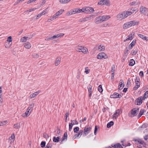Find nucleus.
<instances>
[{
	"instance_id": "5fc2aeb1",
	"label": "nucleus",
	"mask_w": 148,
	"mask_h": 148,
	"mask_svg": "<svg viewBox=\"0 0 148 148\" xmlns=\"http://www.w3.org/2000/svg\"><path fill=\"white\" fill-rule=\"evenodd\" d=\"M145 111L144 110H141L139 114V117H140L143 114L144 111Z\"/></svg>"
},
{
	"instance_id": "a211bd4d",
	"label": "nucleus",
	"mask_w": 148,
	"mask_h": 148,
	"mask_svg": "<svg viewBox=\"0 0 148 148\" xmlns=\"http://www.w3.org/2000/svg\"><path fill=\"white\" fill-rule=\"evenodd\" d=\"M95 16L94 15H91L85 17L84 18L83 21H86L91 19V18H93L94 17H95Z\"/></svg>"
},
{
	"instance_id": "4c0bfd02",
	"label": "nucleus",
	"mask_w": 148,
	"mask_h": 148,
	"mask_svg": "<svg viewBox=\"0 0 148 148\" xmlns=\"http://www.w3.org/2000/svg\"><path fill=\"white\" fill-rule=\"evenodd\" d=\"M135 63L134 60L133 59L130 60L129 63V65L130 66H133L134 65Z\"/></svg>"
},
{
	"instance_id": "b1692460",
	"label": "nucleus",
	"mask_w": 148,
	"mask_h": 148,
	"mask_svg": "<svg viewBox=\"0 0 148 148\" xmlns=\"http://www.w3.org/2000/svg\"><path fill=\"white\" fill-rule=\"evenodd\" d=\"M15 135L14 134H12L11 136L9 138V141H10V143H13L15 139Z\"/></svg>"
},
{
	"instance_id": "2eb2a0df",
	"label": "nucleus",
	"mask_w": 148,
	"mask_h": 148,
	"mask_svg": "<svg viewBox=\"0 0 148 148\" xmlns=\"http://www.w3.org/2000/svg\"><path fill=\"white\" fill-rule=\"evenodd\" d=\"M110 97L111 98H120L121 97V95L115 92L111 95Z\"/></svg>"
},
{
	"instance_id": "9b49d317",
	"label": "nucleus",
	"mask_w": 148,
	"mask_h": 148,
	"mask_svg": "<svg viewBox=\"0 0 148 148\" xmlns=\"http://www.w3.org/2000/svg\"><path fill=\"white\" fill-rule=\"evenodd\" d=\"M83 131L82 130H80L78 134H75L73 137V139H75L78 137H80L82 135Z\"/></svg>"
},
{
	"instance_id": "9d476101",
	"label": "nucleus",
	"mask_w": 148,
	"mask_h": 148,
	"mask_svg": "<svg viewBox=\"0 0 148 148\" xmlns=\"http://www.w3.org/2000/svg\"><path fill=\"white\" fill-rule=\"evenodd\" d=\"M143 97H140L138 98L135 101V102L137 105H140L142 103L143 100Z\"/></svg>"
},
{
	"instance_id": "bf43d9fd",
	"label": "nucleus",
	"mask_w": 148,
	"mask_h": 148,
	"mask_svg": "<svg viewBox=\"0 0 148 148\" xmlns=\"http://www.w3.org/2000/svg\"><path fill=\"white\" fill-rule=\"evenodd\" d=\"M46 3V1L45 0H43L40 1V6L41 7L42 6L44 5Z\"/></svg>"
},
{
	"instance_id": "c9c22d12",
	"label": "nucleus",
	"mask_w": 148,
	"mask_h": 148,
	"mask_svg": "<svg viewBox=\"0 0 148 148\" xmlns=\"http://www.w3.org/2000/svg\"><path fill=\"white\" fill-rule=\"evenodd\" d=\"M32 111V110H30V109L28 108L25 113L29 116L31 113Z\"/></svg>"
},
{
	"instance_id": "20e7f679",
	"label": "nucleus",
	"mask_w": 148,
	"mask_h": 148,
	"mask_svg": "<svg viewBox=\"0 0 148 148\" xmlns=\"http://www.w3.org/2000/svg\"><path fill=\"white\" fill-rule=\"evenodd\" d=\"M7 41L8 42V44L6 45L5 47L7 48H10L12 45V38L11 36H9L7 39Z\"/></svg>"
},
{
	"instance_id": "4d7b16f0",
	"label": "nucleus",
	"mask_w": 148,
	"mask_h": 148,
	"mask_svg": "<svg viewBox=\"0 0 148 148\" xmlns=\"http://www.w3.org/2000/svg\"><path fill=\"white\" fill-rule=\"evenodd\" d=\"M52 17V19H53V20L55 19L56 18H57L59 16L57 15L56 13L54 14L53 16H51Z\"/></svg>"
},
{
	"instance_id": "e433bc0d",
	"label": "nucleus",
	"mask_w": 148,
	"mask_h": 148,
	"mask_svg": "<svg viewBox=\"0 0 148 148\" xmlns=\"http://www.w3.org/2000/svg\"><path fill=\"white\" fill-rule=\"evenodd\" d=\"M138 51L136 49H133L132 50L131 54L132 55H135L136 53H137Z\"/></svg>"
},
{
	"instance_id": "a878e982",
	"label": "nucleus",
	"mask_w": 148,
	"mask_h": 148,
	"mask_svg": "<svg viewBox=\"0 0 148 148\" xmlns=\"http://www.w3.org/2000/svg\"><path fill=\"white\" fill-rule=\"evenodd\" d=\"M112 146L114 148H123V147L119 143H118L114 145H112Z\"/></svg>"
},
{
	"instance_id": "f03ea898",
	"label": "nucleus",
	"mask_w": 148,
	"mask_h": 148,
	"mask_svg": "<svg viewBox=\"0 0 148 148\" xmlns=\"http://www.w3.org/2000/svg\"><path fill=\"white\" fill-rule=\"evenodd\" d=\"M94 11L93 8L91 7H86L82 8V12L86 13H92Z\"/></svg>"
},
{
	"instance_id": "7ed1b4c3",
	"label": "nucleus",
	"mask_w": 148,
	"mask_h": 148,
	"mask_svg": "<svg viewBox=\"0 0 148 148\" xmlns=\"http://www.w3.org/2000/svg\"><path fill=\"white\" fill-rule=\"evenodd\" d=\"M139 110L138 108H135L133 109L131 113L129 114V116L130 117H133L135 116L138 113Z\"/></svg>"
},
{
	"instance_id": "4468645a",
	"label": "nucleus",
	"mask_w": 148,
	"mask_h": 148,
	"mask_svg": "<svg viewBox=\"0 0 148 148\" xmlns=\"http://www.w3.org/2000/svg\"><path fill=\"white\" fill-rule=\"evenodd\" d=\"M61 60V58L60 57H58L56 58L55 62V66H57L59 65L60 63Z\"/></svg>"
},
{
	"instance_id": "473e14b6",
	"label": "nucleus",
	"mask_w": 148,
	"mask_h": 148,
	"mask_svg": "<svg viewBox=\"0 0 148 148\" xmlns=\"http://www.w3.org/2000/svg\"><path fill=\"white\" fill-rule=\"evenodd\" d=\"M28 39H29V38L28 37H23L21 39V42H25Z\"/></svg>"
},
{
	"instance_id": "774afa93",
	"label": "nucleus",
	"mask_w": 148,
	"mask_h": 148,
	"mask_svg": "<svg viewBox=\"0 0 148 148\" xmlns=\"http://www.w3.org/2000/svg\"><path fill=\"white\" fill-rule=\"evenodd\" d=\"M52 145L50 144H47V146H46L45 148H51L52 147Z\"/></svg>"
},
{
	"instance_id": "6e6d98bb",
	"label": "nucleus",
	"mask_w": 148,
	"mask_h": 148,
	"mask_svg": "<svg viewBox=\"0 0 148 148\" xmlns=\"http://www.w3.org/2000/svg\"><path fill=\"white\" fill-rule=\"evenodd\" d=\"M92 86L91 85H90L88 88V91L89 93H92Z\"/></svg>"
},
{
	"instance_id": "aec40b11",
	"label": "nucleus",
	"mask_w": 148,
	"mask_h": 148,
	"mask_svg": "<svg viewBox=\"0 0 148 148\" xmlns=\"http://www.w3.org/2000/svg\"><path fill=\"white\" fill-rule=\"evenodd\" d=\"M140 11L141 13L144 14L145 12L147 11V9L145 7L142 6L140 8Z\"/></svg>"
},
{
	"instance_id": "ddd939ff",
	"label": "nucleus",
	"mask_w": 148,
	"mask_h": 148,
	"mask_svg": "<svg viewBox=\"0 0 148 148\" xmlns=\"http://www.w3.org/2000/svg\"><path fill=\"white\" fill-rule=\"evenodd\" d=\"M95 22L96 24H99L102 22L101 16H99L95 18Z\"/></svg>"
},
{
	"instance_id": "37998d69",
	"label": "nucleus",
	"mask_w": 148,
	"mask_h": 148,
	"mask_svg": "<svg viewBox=\"0 0 148 148\" xmlns=\"http://www.w3.org/2000/svg\"><path fill=\"white\" fill-rule=\"evenodd\" d=\"M138 2L136 1H133L132 2H131L130 3V6H133V5H138Z\"/></svg>"
},
{
	"instance_id": "09e8293b",
	"label": "nucleus",
	"mask_w": 148,
	"mask_h": 148,
	"mask_svg": "<svg viewBox=\"0 0 148 148\" xmlns=\"http://www.w3.org/2000/svg\"><path fill=\"white\" fill-rule=\"evenodd\" d=\"M98 90L100 92H101L103 91V89L101 85H99L98 88Z\"/></svg>"
},
{
	"instance_id": "bb28decb",
	"label": "nucleus",
	"mask_w": 148,
	"mask_h": 148,
	"mask_svg": "<svg viewBox=\"0 0 148 148\" xmlns=\"http://www.w3.org/2000/svg\"><path fill=\"white\" fill-rule=\"evenodd\" d=\"M98 48L99 51H103L105 49V47L104 46L100 45L98 47Z\"/></svg>"
},
{
	"instance_id": "e2e57ef3",
	"label": "nucleus",
	"mask_w": 148,
	"mask_h": 148,
	"mask_svg": "<svg viewBox=\"0 0 148 148\" xmlns=\"http://www.w3.org/2000/svg\"><path fill=\"white\" fill-rule=\"evenodd\" d=\"M14 127L16 129H18L20 127V125H18V123H16L14 125Z\"/></svg>"
},
{
	"instance_id": "49530a36",
	"label": "nucleus",
	"mask_w": 148,
	"mask_h": 148,
	"mask_svg": "<svg viewBox=\"0 0 148 148\" xmlns=\"http://www.w3.org/2000/svg\"><path fill=\"white\" fill-rule=\"evenodd\" d=\"M75 12V13H79L82 12V9H80L79 8L75 9V10H74Z\"/></svg>"
},
{
	"instance_id": "c85d7f7f",
	"label": "nucleus",
	"mask_w": 148,
	"mask_h": 148,
	"mask_svg": "<svg viewBox=\"0 0 148 148\" xmlns=\"http://www.w3.org/2000/svg\"><path fill=\"white\" fill-rule=\"evenodd\" d=\"M24 47L27 49H29L31 47V45L29 42H27L24 44Z\"/></svg>"
},
{
	"instance_id": "a19ab883",
	"label": "nucleus",
	"mask_w": 148,
	"mask_h": 148,
	"mask_svg": "<svg viewBox=\"0 0 148 148\" xmlns=\"http://www.w3.org/2000/svg\"><path fill=\"white\" fill-rule=\"evenodd\" d=\"M148 97V90L144 94L143 97V99H145Z\"/></svg>"
},
{
	"instance_id": "de8ad7c7",
	"label": "nucleus",
	"mask_w": 148,
	"mask_h": 148,
	"mask_svg": "<svg viewBox=\"0 0 148 148\" xmlns=\"http://www.w3.org/2000/svg\"><path fill=\"white\" fill-rule=\"evenodd\" d=\"M33 58H38L39 57V55L36 53H34L32 55Z\"/></svg>"
},
{
	"instance_id": "864d4df0",
	"label": "nucleus",
	"mask_w": 148,
	"mask_h": 148,
	"mask_svg": "<svg viewBox=\"0 0 148 148\" xmlns=\"http://www.w3.org/2000/svg\"><path fill=\"white\" fill-rule=\"evenodd\" d=\"M90 71V69H88V67H86L85 68V71L84 72L86 74H88Z\"/></svg>"
},
{
	"instance_id": "423d86ee",
	"label": "nucleus",
	"mask_w": 148,
	"mask_h": 148,
	"mask_svg": "<svg viewBox=\"0 0 148 148\" xmlns=\"http://www.w3.org/2000/svg\"><path fill=\"white\" fill-rule=\"evenodd\" d=\"M121 112L120 109H118L116 110L114 114L112 116V118L114 119H116L118 116H119L121 113Z\"/></svg>"
},
{
	"instance_id": "cd10ccee",
	"label": "nucleus",
	"mask_w": 148,
	"mask_h": 148,
	"mask_svg": "<svg viewBox=\"0 0 148 148\" xmlns=\"http://www.w3.org/2000/svg\"><path fill=\"white\" fill-rule=\"evenodd\" d=\"M83 46L78 45L75 47V49L76 51L78 52L79 51H81Z\"/></svg>"
},
{
	"instance_id": "0e129e2a",
	"label": "nucleus",
	"mask_w": 148,
	"mask_h": 148,
	"mask_svg": "<svg viewBox=\"0 0 148 148\" xmlns=\"http://www.w3.org/2000/svg\"><path fill=\"white\" fill-rule=\"evenodd\" d=\"M46 143L45 142L42 141L40 144V145L42 147H43L45 145Z\"/></svg>"
},
{
	"instance_id": "f8f14e48",
	"label": "nucleus",
	"mask_w": 148,
	"mask_h": 148,
	"mask_svg": "<svg viewBox=\"0 0 148 148\" xmlns=\"http://www.w3.org/2000/svg\"><path fill=\"white\" fill-rule=\"evenodd\" d=\"M131 27L130 22L126 23L123 25V28L126 29Z\"/></svg>"
},
{
	"instance_id": "c756f323",
	"label": "nucleus",
	"mask_w": 148,
	"mask_h": 148,
	"mask_svg": "<svg viewBox=\"0 0 148 148\" xmlns=\"http://www.w3.org/2000/svg\"><path fill=\"white\" fill-rule=\"evenodd\" d=\"M74 10H75V9L71 10L70 11L66 13V15H67L69 16L72 14H75V12Z\"/></svg>"
},
{
	"instance_id": "8fccbe9b",
	"label": "nucleus",
	"mask_w": 148,
	"mask_h": 148,
	"mask_svg": "<svg viewBox=\"0 0 148 148\" xmlns=\"http://www.w3.org/2000/svg\"><path fill=\"white\" fill-rule=\"evenodd\" d=\"M71 123H72L73 125H77L78 124V123L76 120H71Z\"/></svg>"
},
{
	"instance_id": "f3484780",
	"label": "nucleus",
	"mask_w": 148,
	"mask_h": 148,
	"mask_svg": "<svg viewBox=\"0 0 148 148\" xmlns=\"http://www.w3.org/2000/svg\"><path fill=\"white\" fill-rule=\"evenodd\" d=\"M124 82L122 80H120L119 83V89L120 90L122 89V88L124 86Z\"/></svg>"
},
{
	"instance_id": "69168bd1",
	"label": "nucleus",
	"mask_w": 148,
	"mask_h": 148,
	"mask_svg": "<svg viewBox=\"0 0 148 148\" xmlns=\"http://www.w3.org/2000/svg\"><path fill=\"white\" fill-rule=\"evenodd\" d=\"M57 134L58 136L59 137L60 136V129L59 128L57 129Z\"/></svg>"
},
{
	"instance_id": "680f3d73",
	"label": "nucleus",
	"mask_w": 148,
	"mask_h": 148,
	"mask_svg": "<svg viewBox=\"0 0 148 148\" xmlns=\"http://www.w3.org/2000/svg\"><path fill=\"white\" fill-rule=\"evenodd\" d=\"M58 38H61L64 35V34L63 33H60L57 34Z\"/></svg>"
},
{
	"instance_id": "393cba45",
	"label": "nucleus",
	"mask_w": 148,
	"mask_h": 148,
	"mask_svg": "<svg viewBox=\"0 0 148 148\" xmlns=\"http://www.w3.org/2000/svg\"><path fill=\"white\" fill-rule=\"evenodd\" d=\"M131 26H134V25H138L139 23L138 21H130Z\"/></svg>"
},
{
	"instance_id": "338daca9",
	"label": "nucleus",
	"mask_w": 148,
	"mask_h": 148,
	"mask_svg": "<svg viewBox=\"0 0 148 148\" xmlns=\"http://www.w3.org/2000/svg\"><path fill=\"white\" fill-rule=\"evenodd\" d=\"M48 8H46L44 10H43L42 12H41L43 15H45L46 14V13H46V12Z\"/></svg>"
},
{
	"instance_id": "79ce46f5",
	"label": "nucleus",
	"mask_w": 148,
	"mask_h": 148,
	"mask_svg": "<svg viewBox=\"0 0 148 148\" xmlns=\"http://www.w3.org/2000/svg\"><path fill=\"white\" fill-rule=\"evenodd\" d=\"M67 133L66 132L64 134L62 138V142L64 140H65V139H66L67 138Z\"/></svg>"
},
{
	"instance_id": "a18cd8bd",
	"label": "nucleus",
	"mask_w": 148,
	"mask_h": 148,
	"mask_svg": "<svg viewBox=\"0 0 148 148\" xmlns=\"http://www.w3.org/2000/svg\"><path fill=\"white\" fill-rule=\"evenodd\" d=\"M54 39H55V38H54V36H52L49 37H47L45 39V40H46L48 41V40H53Z\"/></svg>"
},
{
	"instance_id": "0eeeda50",
	"label": "nucleus",
	"mask_w": 148,
	"mask_h": 148,
	"mask_svg": "<svg viewBox=\"0 0 148 148\" xmlns=\"http://www.w3.org/2000/svg\"><path fill=\"white\" fill-rule=\"evenodd\" d=\"M91 127L86 126L84 130V133L85 136L87 135L90 131Z\"/></svg>"
},
{
	"instance_id": "dca6fc26",
	"label": "nucleus",
	"mask_w": 148,
	"mask_h": 148,
	"mask_svg": "<svg viewBox=\"0 0 148 148\" xmlns=\"http://www.w3.org/2000/svg\"><path fill=\"white\" fill-rule=\"evenodd\" d=\"M40 90H38L34 93L31 94L30 96V99H32L35 97L36 96L38 95L40 92Z\"/></svg>"
},
{
	"instance_id": "4be33fe9",
	"label": "nucleus",
	"mask_w": 148,
	"mask_h": 148,
	"mask_svg": "<svg viewBox=\"0 0 148 148\" xmlns=\"http://www.w3.org/2000/svg\"><path fill=\"white\" fill-rule=\"evenodd\" d=\"M134 141L136 142V143L137 144H141L143 145V146L145 144V143L140 139H135Z\"/></svg>"
},
{
	"instance_id": "39448f33",
	"label": "nucleus",
	"mask_w": 148,
	"mask_h": 148,
	"mask_svg": "<svg viewBox=\"0 0 148 148\" xmlns=\"http://www.w3.org/2000/svg\"><path fill=\"white\" fill-rule=\"evenodd\" d=\"M103 58L106 59L108 58V56L104 52H101L99 53L97 56V58L99 59H101Z\"/></svg>"
},
{
	"instance_id": "c03bdc74",
	"label": "nucleus",
	"mask_w": 148,
	"mask_h": 148,
	"mask_svg": "<svg viewBox=\"0 0 148 148\" xmlns=\"http://www.w3.org/2000/svg\"><path fill=\"white\" fill-rule=\"evenodd\" d=\"M140 80L139 79H138L137 77H136V85L138 86H140Z\"/></svg>"
},
{
	"instance_id": "2f4dec72",
	"label": "nucleus",
	"mask_w": 148,
	"mask_h": 148,
	"mask_svg": "<svg viewBox=\"0 0 148 148\" xmlns=\"http://www.w3.org/2000/svg\"><path fill=\"white\" fill-rule=\"evenodd\" d=\"M136 43V40H133V41L131 42V43L130 44L129 46V48L130 49H132L133 46H134L135 44Z\"/></svg>"
},
{
	"instance_id": "6ab92c4d",
	"label": "nucleus",
	"mask_w": 148,
	"mask_h": 148,
	"mask_svg": "<svg viewBox=\"0 0 148 148\" xmlns=\"http://www.w3.org/2000/svg\"><path fill=\"white\" fill-rule=\"evenodd\" d=\"M138 35L140 38H142V39L145 40L147 41L148 40V37H146L145 36L140 34H138Z\"/></svg>"
},
{
	"instance_id": "6e6552de",
	"label": "nucleus",
	"mask_w": 148,
	"mask_h": 148,
	"mask_svg": "<svg viewBox=\"0 0 148 148\" xmlns=\"http://www.w3.org/2000/svg\"><path fill=\"white\" fill-rule=\"evenodd\" d=\"M98 4L108 5H109V3L107 0H100V1L98 2Z\"/></svg>"
},
{
	"instance_id": "052dcab7",
	"label": "nucleus",
	"mask_w": 148,
	"mask_h": 148,
	"mask_svg": "<svg viewBox=\"0 0 148 148\" xmlns=\"http://www.w3.org/2000/svg\"><path fill=\"white\" fill-rule=\"evenodd\" d=\"M79 127H76L74 129V132L75 133H77L79 130Z\"/></svg>"
},
{
	"instance_id": "603ef678",
	"label": "nucleus",
	"mask_w": 148,
	"mask_h": 148,
	"mask_svg": "<svg viewBox=\"0 0 148 148\" xmlns=\"http://www.w3.org/2000/svg\"><path fill=\"white\" fill-rule=\"evenodd\" d=\"M34 106V103H31V104L29 107H28V108L30 109V110H33V108Z\"/></svg>"
},
{
	"instance_id": "58836bf2",
	"label": "nucleus",
	"mask_w": 148,
	"mask_h": 148,
	"mask_svg": "<svg viewBox=\"0 0 148 148\" xmlns=\"http://www.w3.org/2000/svg\"><path fill=\"white\" fill-rule=\"evenodd\" d=\"M64 11V10L61 9L58 12H57L56 13L57 14V15L59 16L62 14V13Z\"/></svg>"
},
{
	"instance_id": "5701e85b",
	"label": "nucleus",
	"mask_w": 148,
	"mask_h": 148,
	"mask_svg": "<svg viewBox=\"0 0 148 148\" xmlns=\"http://www.w3.org/2000/svg\"><path fill=\"white\" fill-rule=\"evenodd\" d=\"M101 18L102 22L105 21L110 18V17L109 16H101Z\"/></svg>"
},
{
	"instance_id": "1a4fd4ad",
	"label": "nucleus",
	"mask_w": 148,
	"mask_h": 148,
	"mask_svg": "<svg viewBox=\"0 0 148 148\" xmlns=\"http://www.w3.org/2000/svg\"><path fill=\"white\" fill-rule=\"evenodd\" d=\"M135 35V33L134 32H132L128 36V38L126 39L125 40H124V42H126L128 40H131L134 38V36Z\"/></svg>"
},
{
	"instance_id": "13d9d810",
	"label": "nucleus",
	"mask_w": 148,
	"mask_h": 148,
	"mask_svg": "<svg viewBox=\"0 0 148 148\" xmlns=\"http://www.w3.org/2000/svg\"><path fill=\"white\" fill-rule=\"evenodd\" d=\"M73 125L72 123H69V130L70 131H71L72 130Z\"/></svg>"
},
{
	"instance_id": "3c124183",
	"label": "nucleus",
	"mask_w": 148,
	"mask_h": 148,
	"mask_svg": "<svg viewBox=\"0 0 148 148\" xmlns=\"http://www.w3.org/2000/svg\"><path fill=\"white\" fill-rule=\"evenodd\" d=\"M115 65L114 64L112 65L111 67V71L113 73H114L115 72Z\"/></svg>"
},
{
	"instance_id": "f704fd0d",
	"label": "nucleus",
	"mask_w": 148,
	"mask_h": 148,
	"mask_svg": "<svg viewBox=\"0 0 148 148\" xmlns=\"http://www.w3.org/2000/svg\"><path fill=\"white\" fill-rule=\"evenodd\" d=\"M8 123L7 121H5L0 122V126H2Z\"/></svg>"
},
{
	"instance_id": "7c9ffc66",
	"label": "nucleus",
	"mask_w": 148,
	"mask_h": 148,
	"mask_svg": "<svg viewBox=\"0 0 148 148\" xmlns=\"http://www.w3.org/2000/svg\"><path fill=\"white\" fill-rule=\"evenodd\" d=\"M71 0H59V2L61 4H66L69 2Z\"/></svg>"
},
{
	"instance_id": "412c9836",
	"label": "nucleus",
	"mask_w": 148,
	"mask_h": 148,
	"mask_svg": "<svg viewBox=\"0 0 148 148\" xmlns=\"http://www.w3.org/2000/svg\"><path fill=\"white\" fill-rule=\"evenodd\" d=\"M82 52L84 54H87L88 53V49L86 47H83L82 50L79 51V52Z\"/></svg>"
},
{
	"instance_id": "ea45409f",
	"label": "nucleus",
	"mask_w": 148,
	"mask_h": 148,
	"mask_svg": "<svg viewBox=\"0 0 148 148\" xmlns=\"http://www.w3.org/2000/svg\"><path fill=\"white\" fill-rule=\"evenodd\" d=\"M113 124L114 122L112 121H111L108 123L107 127L108 128H109L113 125Z\"/></svg>"
},
{
	"instance_id": "72a5a7b5",
	"label": "nucleus",
	"mask_w": 148,
	"mask_h": 148,
	"mask_svg": "<svg viewBox=\"0 0 148 148\" xmlns=\"http://www.w3.org/2000/svg\"><path fill=\"white\" fill-rule=\"evenodd\" d=\"M60 138L59 137H54L53 138V141L55 143H58L59 141Z\"/></svg>"
},
{
	"instance_id": "f257e3e1",
	"label": "nucleus",
	"mask_w": 148,
	"mask_h": 148,
	"mask_svg": "<svg viewBox=\"0 0 148 148\" xmlns=\"http://www.w3.org/2000/svg\"><path fill=\"white\" fill-rule=\"evenodd\" d=\"M132 12L129 11H124L119 13L116 16L117 20L121 21L131 15Z\"/></svg>"
}]
</instances>
